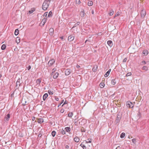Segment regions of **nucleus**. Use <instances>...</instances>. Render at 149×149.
Instances as JSON below:
<instances>
[{"label": "nucleus", "instance_id": "nucleus-17", "mask_svg": "<svg viewBox=\"0 0 149 149\" xmlns=\"http://www.w3.org/2000/svg\"><path fill=\"white\" fill-rule=\"evenodd\" d=\"M64 48H63V47H62V48L61 50V52L60 53V54H61L62 53H63V52H64L63 53V54L62 55V56H64L65 55V54H64Z\"/></svg>", "mask_w": 149, "mask_h": 149}, {"label": "nucleus", "instance_id": "nucleus-19", "mask_svg": "<svg viewBox=\"0 0 149 149\" xmlns=\"http://www.w3.org/2000/svg\"><path fill=\"white\" fill-rule=\"evenodd\" d=\"M74 140L76 142H78L79 141V139L78 137L76 136L74 138Z\"/></svg>", "mask_w": 149, "mask_h": 149}, {"label": "nucleus", "instance_id": "nucleus-7", "mask_svg": "<svg viewBox=\"0 0 149 149\" xmlns=\"http://www.w3.org/2000/svg\"><path fill=\"white\" fill-rule=\"evenodd\" d=\"M71 130V129L70 127H66V132H68L69 134H72L70 132Z\"/></svg>", "mask_w": 149, "mask_h": 149}, {"label": "nucleus", "instance_id": "nucleus-2", "mask_svg": "<svg viewBox=\"0 0 149 149\" xmlns=\"http://www.w3.org/2000/svg\"><path fill=\"white\" fill-rule=\"evenodd\" d=\"M126 106L127 107L130 108H132L133 107L134 105L130 101H128L126 103Z\"/></svg>", "mask_w": 149, "mask_h": 149}, {"label": "nucleus", "instance_id": "nucleus-59", "mask_svg": "<svg viewBox=\"0 0 149 149\" xmlns=\"http://www.w3.org/2000/svg\"><path fill=\"white\" fill-rule=\"evenodd\" d=\"M58 99H58V97H56V98H55V100H56V101H58Z\"/></svg>", "mask_w": 149, "mask_h": 149}, {"label": "nucleus", "instance_id": "nucleus-12", "mask_svg": "<svg viewBox=\"0 0 149 149\" xmlns=\"http://www.w3.org/2000/svg\"><path fill=\"white\" fill-rule=\"evenodd\" d=\"M107 44L110 47H111L113 45L112 41L111 40H109L107 42Z\"/></svg>", "mask_w": 149, "mask_h": 149}, {"label": "nucleus", "instance_id": "nucleus-28", "mask_svg": "<svg viewBox=\"0 0 149 149\" xmlns=\"http://www.w3.org/2000/svg\"><path fill=\"white\" fill-rule=\"evenodd\" d=\"M97 66H95L92 69V70L93 72H95L97 70Z\"/></svg>", "mask_w": 149, "mask_h": 149}, {"label": "nucleus", "instance_id": "nucleus-14", "mask_svg": "<svg viewBox=\"0 0 149 149\" xmlns=\"http://www.w3.org/2000/svg\"><path fill=\"white\" fill-rule=\"evenodd\" d=\"M111 69H109L108 71L106 73V74H104L105 77H108L109 74L110 72L111 71Z\"/></svg>", "mask_w": 149, "mask_h": 149}, {"label": "nucleus", "instance_id": "nucleus-50", "mask_svg": "<svg viewBox=\"0 0 149 149\" xmlns=\"http://www.w3.org/2000/svg\"><path fill=\"white\" fill-rule=\"evenodd\" d=\"M67 106L69 108V107H70L71 106V104L70 103H69V104H68L67 105Z\"/></svg>", "mask_w": 149, "mask_h": 149}, {"label": "nucleus", "instance_id": "nucleus-60", "mask_svg": "<svg viewBox=\"0 0 149 149\" xmlns=\"http://www.w3.org/2000/svg\"><path fill=\"white\" fill-rule=\"evenodd\" d=\"M60 38L61 40H63V36L60 37Z\"/></svg>", "mask_w": 149, "mask_h": 149}, {"label": "nucleus", "instance_id": "nucleus-30", "mask_svg": "<svg viewBox=\"0 0 149 149\" xmlns=\"http://www.w3.org/2000/svg\"><path fill=\"white\" fill-rule=\"evenodd\" d=\"M125 135V134L124 133H122L120 135V137L121 138H123Z\"/></svg>", "mask_w": 149, "mask_h": 149}, {"label": "nucleus", "instance_id": "nucleus-47", "mask_svg": "<svg viewBox=\"0 0 149 149\" xmlns=\"http://www.w3.org/2000/svg\"><path fill=\"white\" fill-rule=\"evenodd\" d=\"M16 40H18V42L17 41V43H19L20 42V38L19 37H17L16 38Z\"/></svg>", "mask_w": 149, "mask_h": 149}, {"label": "nucleus", "instance_id": "nucleus-64", "mask_svg": "<svg viewBox=\"0 0 149 149\" xmlns=\"http://www.w3.org/2000/svg\"><path fill=\"white\" fill-rule=\"evenodd\" d=\"M88 41V40H86L85 42V43H86Z\"/></svg>", "mask_w": 149, "mask_h": 149}, {"label": "nucleus", "instance_id": "nucleus-41", "mask_svg": "<svg viewBox=\"0 0 149 149\" xmlns=\"http://www.w3.org/2000/svg\"><path fill=\"white\" fill-rule=\"evenodd\" d=\"M76 3L78 4H79L81 3L80 0H76Z\"/></svg>", "mask_w": 149, "mask_h": 149}, {"label": "nucleus", "instance_id": "nucleus-11", "mask_svg": "<svg viewBox=\"0 0 149 149\" xmlns=\"http://www.w3.org/2000/svg\"><path fill=\"white\" fill-rule=\"evenodd\" d=\"M71 70L69 69H67L66 70V75H69L70 73L71 72Z\"/></svg>", "mask_w": 149, "mask_h": 149}, {"label": "nucleus", "instance_id": "nucleus-56", "mask_svg": "<svg viewBox=\"0 0 149 149\" xmlns=\"http://www.w3.org/2000/svg\"><path fill=\"white\" fill-rule=\"evenodd\" d=\"M77 28L76 27H75V28H74L73 29H72L73 30H74V32H75V31H77Z\"/></svg>", "mask_w": 149, "mask_h": 149}, {"label": "nucleus", "instance_id": "nucleus-23", "mask_svg": "<svg viewBox=\"0 0 149 149\" xmlns=\"http://www.w3.org/2000/svg\"><path fill=\"white\" fill-rule=\"evenodd\" d=\"M92 139H91L89 138L87 140L85 141L86 143H91V142Z\"/></svg>", "mask_w": 149, "mask_h": 149}, {"label": "nucleus", "instance_id": "nucleus-13", "mask_svg": "<svg viewBox=\"0 0 149 149\" xmlns=\"http://www.w3.org/2000/svg\"><path fill=\"white\" fill-rule=\"evenodd\" d=\"M80 24V22H77L75 24H74V26L72 27V29H73L74 28H75V27H76Z\"/></svg>", "mask_w": 149, "mask_h": 149}, {"label": "nucleus", "instance_id": "nucleus-55", "mask_svg": "<svg viewBox=\"0 0 149 149\" xmlns=\"http://www.w3.org/2000/svg\"><path fill=\"white\" fill-rule=\"evenodd\" d=\"M119 15H120V14L118 13H117L115 15V16L116 17V16H119Z\"/></svg>", "mask_w": 149, "mask_h": 149}, {"label": "nucleus", "instance_id": "nucleus-31", "mask_svg": "<svg viewBox=\"0 0 149 149\" xmlns=\"http://www.w3.org/2000/svg\"><path fill=\"white\" fill-rule=\"evenodd\" d=\"M35 11V9L34 8L32 9L31 10H29V14H31Z\"/></svg>", "mask_w": 149, "mask_h": 149}, {"label": "nucleus", "instance_id": "nucleus-27", "mask_svg": "<svg viewBox=\"0 0 149 149\" xmlns=\"http://www.w3.org/2000/svg\"><path fill=\"white\" fill-rule=\"evenodd\" d=\"M143 54L145 55H147L148 54V51L146 50H145L143 51Z\"/></svg>", "mask_w": 149, "mask_h": 149}, {"label": "nucleus", "instance_id": "nucleus-35", "mask_svg": "<svg viewBox=\"0 0 149 149\" xmlns=\"http://www.w3.org/2000/svg\"><path fill=\"white\" fill-rule=\"evenodd\" d=\"M56 132L55 131H53L52 132V134L53 136H54L56 135Z\"/></svg>", "mask_w": 149, "mask_h": 149}, {"label": "nucleus", "instance_id": "nucleus-4", "mask_svg": "<svg viewBox=\"0 0 149 149\" xmlns=\"http://www.w3.org/2000/svg\"><path fill=\"white\" fill-rule=\"evenodd\" d=\"M121 119V116L120 115H117V116L116 118V119L115 122L116 123H118L120 120Z\"/></svg>", "mask_w": 149, "mask_h": 149}, {"label": "nucleus", "instance_id": "nucleus-32", "mask_svg": "<svg viewBox=\"0 0 149 149\" xmlns=\"http://www.w3.org/2000/svg\"><path fill=\"white\" fill-rule=\"evenodd\" d=\"M80 146L83 148V149H86V147L84 145L83 143H81L80 145Z\"/></svg>", "mask_w": 149, "mask_h": 149}, {"label": "nucleus", "instance_id": "nucleus-49", "mask_svg": "<svg viewBox=\"0 0 149 149\" xmlns=\"http://www.w3.org/2000/svg\"><path fill=\"white\" fill-rule=\"evenodd\" d=\"M64 111V110L63 109H62L60 110V112L61 113H63Z\"/></svg>", "mask_w": 149, "mask_h": 149}, {"label": "nucleus", "instance_id": "nucleus-52", "mask_svg": "<svg viewBox=\"0 0 149 149\" xmlns=\"http://www.w3.org/2000/svg\"><path fill=\"white\" fill-rule=\"evenodd\" d=\"M36 118L34 116H33L32 118V119L33 121H34L35 119Z\"/></svg>", "mask_w": 149, "mask_h": 149}, {"label": "nucleus", "instance_id": "nucleus-10", "mask_svg": "<svg viewBox=\"0 0 149 149\" xmlns=\"http://www.w3.org/2000/svg\"><path fill=\"white\" fill-rule=\"evenodd\" d=\"M54 29L53 28H50L49 30V33L51 35H52L53 34Z\"/></svg>", "mask_w": 149, "mask_h": 149}, {"label": "nucleus", "instance_id": "nucleus-40", "mask_svg": "<svg viewBox=\"0 0 149 149\" xmlns=\"http://www.w3.org/2000/svg\"><path fill=\"white\" fill-rule=\"evenodd\" d=\"M104 86V83H100V86L101 88H103Z\"/></svg>", "mask_w": 149, "mask_h": 149}, {"label": "nucleus", "instance_id": "nucleus-46", "mask_svg": "<svg viewBox=\"0 0 149 149\" xmlns=\"http://www.w3.org/2000/svg\"><path fill=\"white\" fill-rule=\"evenodd\" d=\"M132 74L131 72H129V73H128L126 76L127 77H128V76H130Z\"/></svg>", "mask_w": 149, "mask_h": 149}, {"label": "nucleus", "instance_id": "nucleus-44", "mask_svg": "<svg viewBox=\"0 0 149 149\" xmlns=\"http://www.w3.org/2000/svg\"><path fill=\"white\" fill-rule=\"evenodd\" d=\"M81 131L82 132H85L86 131L85 130L84 128H82L81 129Z\"/></svg>", "mask_w": 149, "mask_h": 149}, {"label": "nucleus", "instance_id": "nucleus-18", "mask_svg": "<svg viewBox=\"0 0 149 149\" xmlns=\"http://www.w3.org/2000/svg\"><path fill=\"white\" fill-rule=\"evenodd\" d=\"M116 83V79H113L111 80V84L113 85H115Z\"/></svg>", "mask_w": 149, "mask_h": 149}, {"label": "nucleus", "instance_id": "nucleus-21", "mask_svg": "<svg viewBox=\"0 0 149 149\" xmlns=\"http://www.w3.org/2000/svg\"><path fill=\"white\" fill-rule=\"evenodd\" d=\"M46 18L45 17H44L42 21H41V23H42V22H43V25L46 22Z\"/></svg>", "mask_w": 149, "mask_h": 149}, {"label": "nucleus", "instance_id": "nucleus-51", "mask_svg": "<svg viewBox=\"0 0 149 149\" xmlns=\"http://www.w3.org/2000/svg\"><path fill=\"white\" fill-rule=\"evenodd\" d=\"M27 69L28 70H29L31 68V66L30 65H29L27 68Z\"/></svg>", "mask_w": 149, "mask_h": 149}, {"label": "nucleus", "instance_id": "nucleus-5", "mask_svg": "<svg viewBox=\"0 0 149 149\" xmlns=\"http://www.w3.org/2000/svg\"><path fill=\"white\" fill-rule=\"evenodd\" d=\"M141 17L143 18L146 15V11L144 10H142L141 12Z\"/></svg>", "mask_w": 149, "mask_h": 149}, {"label": "nucleus", "instance_id": "nucleus-8", "mask_svg": "<svg viewBox=\"0 0 149 149\" xmlns=\"http://www.w3.org/2000/svg\"><path fill=\"white\" fill-rule=\"evenodd\" d=\"M74 39V37L72 35H70L68 36V40L69 41H72Z\"/></svg>", "mask_w": 149, "mask_h": 149}, {"label": "nucleus", "instance_id": "nucleus-15", "mask_svg": "<svg viewBox=\"0 0 149 149\" xmlns=\"http://www.w3.org/2000/svg\"><path fill=\"white\" fill-rule=\"evenodd\" d=\"M48 95L47 93H45L43 96V100H45L46 98L47 97Z\"/></svg>", "mask_w": 149, "mask_h": 149}, {"label": "nucleus", "instance_id": "nucleus-20", "mask_svg": "<svg viewBox=\"0 0 149 149\" xmlns=\"http://www.w3.org/2000/svg\"><path fill=\"white\" fill-rule=\"evenodd\" d=\"M58 75V72H56L53 76V78L54 79H56L57 78Z\"/></svg>", "mask_w": 149, "mask_h": 149}, {"label": "nucleus", "instance_id": "nucleus-36", "mask_svg": "<svg viewBox=\"0 0 149 149\" xmlns=\"http://www.w3.org/2000/svg\"><path fill=\"white\" fill-rule=\"evenodd\" d=\"M41 82V79H38L37 80L36 82L37 84H40Z\"/></svg>", "mask_w": 149, "mask_h": 149}, {"label": "nucleus", "instance_id": "nucleus-62", "mask_svg": "<svg viewBox=\"0 0 149 149\" xmlns=\"http://www.w3.org/2000/svg\"><path fill=\"white\" fill-rule=\"evenodd\" d=\"M65 104V101L64 102L63 104L62 105V106H63Z\"/></svg>", "mask_w": 149, "mask_h": 149}, {"label": "nucleus", "instance_id": "nucleus-53", "mask_svg": "<svg viewBox=\"0 0 149 149\" xmlns=\"http://www.w3.org/2000/svg\"><path fill=\"white\" fill-rule=\"evenodd\" d=\"M56 70V69H55V68H54L52 70H53V71L52 72V75H53V74L54 72Z\"/></svg>", "mask_w": 149, "mask_h": 149}, {"label": "nucleus", "instance_id": "nucleus-9", "mask_svg": "<svg viewBox=\"0 0 149 149\" xmlns=\"http://www.w3.org/2000/svg\"><path fill=\"white\" fill-rule=\"evenodd\" d=\"M10 118V115L9 114H8L4 118V120L6 121H8Z\"/></svg>", "mask_w": 149, "mask_h": 149}, {"label": "nucleus", "instance_id": "nucleus-63", "mask_svg": "<svg viewBox=\"0 0 149 149\" xmlns=\"http://www.w3.org/2000/svg\"><path fill=\"white\" fill-rule=\"evenodd\" d=\"M63 102H61L59 105L58 106V107L59 106H60L62 104V103Z\"/></svg>", "mask_w": 149, "mask_h": 149}, {"label": "nucleus", "instance_id": "nucleus-43", "mask_svg": "<svg viewBox=\"0 0 149 149\" xmlns=\"http://www.w3.org/2000/svg\"><path fill=\"white\" fill-rule=\"evenodd\" d=\"M136 139L135 138H134L132 140V142L134 144H135L136 143Z\"/></svg>", "mask_w": 149, "mask_h": 149}, {"label": "nucleus", "instance_id": "nucleus-1", "mask_svg": "<svg viewBox=\"0 0 149 149\" xmlns=\"http://www.w3.org/2000/svg\"><path fill=\"white\" fill-rule=\"evenodd\" d=\"M49 6V3H47V1L45 0L42 5V8L43 10H46Z\"/></svg>", "mask_w": 149, "mask_h": 149}, {"label": "nucleus", "instance_id": "nucleus-48", "mask_svg": "<svg viewBox=\"0 0 149 149\" xmlns=\"http://www.w3.org/2000/svg\"><path fill=\"white\" fill-rule=\"evenodd\" d=\"M127 60V58H125L123 60V62H126Z\"/></svg>", "mask_w": 149, "mask_h": 149}, {"label": "nucleus", "instance_id": "nucleus-33", "mask_svg": "<svg viewBox=\"0 0 149 149\" xmlns=\"http://www.w3.org/2000/svg\"><path fill=\"white\" fill-rule=\"evenodd\" d=\"M47 12L45 13H44L43 15L42 16V18H43L45 17H46L47 15Z\"/></svg>", "mask_w": 149, "mask_h": 149}, {"label": "nucleus", "instance_id": "nucleus-54", "mask_svg": "<svg viewBox=\"0 0 149 149\" xmlns=\"http://www.w3.org/2000/svg\"><path fill=\"white\" fill-rule=\"evenodd\" d=\"M142 63L143 64H146V62L145 61H143Z\"/></svg>", "mask_w": 149, "mask_h": 149}, {"label": "nucleus", "instance_id": "nucleus-3", "mask_svg": "<svg viewBox=\"0 0 149 149\" xmlns=\"http://www.w3.org/2000/svg\"><path fill=\"white\" fill-rule=\"evenodd\" d=\"M55 61L54 59H52L50 60L48 62L47 65L48 66H50L53 65L55 63Z\"/></svg>", "mask_w": 149, "mask_h": 149}, {"label": "nucleus", "instance_id": "nucleus-38", "mask_svg": "<svg viewBox=\"0 0 149 149\" xmlns=\"http://www.w3.org/2000/svg\"><path fill=\"white\" fill-rule=\"evenodd\" d=\"M113 10H111L109 13V15H112L113 14Z\"/></svg>", "mask_w": 149, "mask_h": 149}, {"label": "nucleus", "instance_id": "nucleus-42", "mask_svg": "<svg viewBox=\"0 0 149 149\" xmlns=\"http://www.w3.org/2000/svg\"><path fill=\"white\" fill-rule=\"evenodd\" d=\"M48 93L50 95H52L53 94V92L51 90H49Z\"/></svg>", "mask_w": 149, "mask_h": 149}, {"label": "nucleus", "instance_id": "nucleus-34", "mask_svg": "<svg viewBox=\"0 0 149 149\" xmlns=\"http://www.w3.org/2000/svg\"><path fill=\"white\" fill-rule=\"evenodd\" d=\"M52 12L51 11H50L49 12L48 15V17H52Z\"/></svg>", "mask_w": 149, "mask_h": 149}, {"label": "nucleus", "instance_id": "nucleus-61", "mask_svg": "<svg viewBox=\"0 0 149 149\" xmlns=\"http://www.w3.org/2000/svg\"><path fill=\"white\" fill-rule=\"evenodd\" d=\"M91 12H92V14H94V11L93 10H92L91 11Z\"/></svg>", "mask_w": 149, "mask_h": 149}, {"label": "nucleus", "instance_id": "nucleus-45", "mask_svg": "<svg viewBox=\"0 0 149 149\" xmlns=\"http://www.w3.org/2000/svg\"><path fill=\"white\" fill-rule=\"evenodd\" d=\"M122 146H118L116 148V149H122Z\"/></svg>", "mask_w": 149, "mask_h": 149}, {"label": "nucleus", "instance_id": "nucleus-24", "mask_svg": "<svg viewBox=\"0 0 149 149\" xmlns=\"http://www.w3.org/2000/svg\"><path fill=\"white\" fill-rule=\"evenodd\" d=\"M85 13L84 11H81L80 13V15L82 17H83L85 16Z\"/></svg>", "mask_w": 149, "mask_h": 149}, {"label": "nucleus", "instance_id": "nucleus-37", "mask_svg": "<svg viewBox=\"0 0 149 149\" xmlns=\"http://www.w3.org/2000/svg\"><path fill=\"white\" fill-rule=\"evenodd\" d=\"M6 48V46L3 44V45L2 46H1V49L2 50H4Z\"/></svg>", "mask_w": 149, "mask_h": 149}, {"label": "nucleus", "instance_id": "nucleus-22", "mask_svg": "<svg viewBox=\"0 0 149 149\" xmlns=\"http://www.w3.org/2000/svg\"><path fill=\"white\" fill-rule=\"evenodd\" d=\"M87 4L89 6H92L93 5V2L92 1H89L87 3Z\"/></svg>", "mask_w": 149, "mask_h": 149}, {"label": "nucleus", "instance_id": "nucleus-25", "mask_svg": "<svg viewBox=\"0 0 149 149\" xmlns=\"http://www.w3.org/2000/svg\"><path fill=\"white\" fill-rule=\"evenodd\" d=\"M19 30L18 29H15V36H17L19 34Z\"/></svg>", "mask_w": 149, "mask_h": 149}, {"label": "nucleus", "instance_id": "nucleus-26", "mask_svg": "<svg viewBox=\"0 0 149 149\" xmlns=\"http://www.w3.org/2000/svg\"><path fill=\"white\" fill-rule=\"evenodd\" d=\"M73 116V113L72 112H70L68 114V116L69 118H71Z\"/></svg>", "mask_w": 149, "mask_h": 149}, {"label": "nucleus", "instance_id": "nucleus-6", "mask_svg": "<svg viewBox=\"0 0 149 149\" xmlns=\"http://www.w3.org/2000/svg\"><path fill=\"white\" fill-rule=\"evenodd\" d=\"M20 79H19L16 82V86L17 87H18V88L20 86V85L21 84V83H20Z\"/></svg>", "mask_w": 149, "mask_h": 149}, {"label": "nucleus", "instance_id": "nucleus-58", "mask_svg": "<svg viewBox=\"0 0 149 149\" xmlns=\"http://www.w3.org/2000/svg\"><path fill=\"white\" fill-rule=\"evenodd\" d=\"M69 148V146L68 145H66V149H68Z\"/></svg>", "mask_w": 149, "mask_h": 149}, {"label": "nucleus", "instance_id": "nucleus-16", "mask_svg": "<svg viewBox=\"0 0 149 149\" xmlns=\"http://www.w3.org/2000/svg\"><path fill=\"white\" fill-rule=\"evenodd\" d=\"M37 122L39 123H41L43 122L44 120L42 118H40L38 119Z\"/></svg>", "mask_w": 149, "mask_h": 149}, {"label": "nucleus", "instance_id": "nucleus-39", "mask_svg": "<svg viewBox=\"0 0 149 149\" xmlns=\"http://www.w3.org/2000/svg\"><path fill=\"white\" fill-rule=\"evenodd\" d=\"M61 132L63 134H65V131L63 129H62V130H61Z\"/></svg>", "mask_w": 149, "mask_h": 149}, {"label": "nucleus", "instance_id": "nucleus-29", "mask_svg": "<svg viewBox=\"0 0 149 149\" xmlns=\"http://www.w3.org/2000/svg\"><path fill=\"white\" fill-rule=\"evenodd\" d=\"M142 69L143 70H145L146 71H147L148 70V68L147 67V66H145L142 68Z\"/></svg>", "mask_w": 149, "mask_h": 149}, {"label": "nucleus", "instance_id": "nucleus-57", "mask_svg": "<svg viewBox=\"0 0 149 149\" xmlns=\"http://www.w3.org/2000/svg\"><path fill=\"white\" fill-rule=\"evenodd\" d=\"M76 67L77 68H80V67L79 65H76Z\"/></svg>", "mask_w": 149, "mask_h": 149}]
</instances>
